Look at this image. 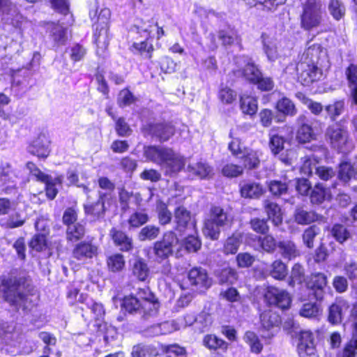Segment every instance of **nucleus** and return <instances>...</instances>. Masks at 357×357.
Instances as JSON below:
<instances>
[{"label":"nucleus","mask_w":357,"mask_h":357,"mask_svg":"<svg viewBox=\"0 0 357 357\" xmlns=\"http://www.w3.org/2000/svg\"><path fill=\"white\" fill-rule=\"evenodd\" d=\"M90 308L93 314L95 324L93 326L96 328V332L105 334L107 331L108 324L105 321V310L102 303L96 302L92 299H89V305H86Z\"/></svg>","instance_id":"412c9836"},{"label":"nucleus","mask_w":357,"mask_h":357,"mask_svg":"<svg viewBox=\"0 0 357 357\" xmlns=\"http://www.w3.org/2000/svg\"><path fill=\"white\" fill-rule=\"evenodd\" d=\"M143 135L155 138L161 143L167 142L176 133V128L172 121L148 122L141 128Z\"/></svg>","instance_id":"6e6552de"},{"label":"nucleus","mask_w":357,"mask_h":357,"mask_svg":"<svg viewBox=\"0 0 357 357\" xmlns=\"http://www.w3.org/2000/svg\"><path fill=\"white\" fill-rule=\"evenodd\" d=\"M120 307L121 311L131 314H141L142 316H147L153 314L151 308L133 294L124 296L121 300Z\"/></svg>","instance_id":"f3484780"},{"label":"nucleus","mask_w":357,"mask_h":357,"mask_svg":"<svg viewBox=\"0 0 357 357\" xmlns=\"http://www.w3.org/2000/svg\"><path fill=\"white\" fill-rule=\"evenodd\" d=\"M301 28L310 31L321 26L323 21L322 4L319 0H305L301 5Z\"/></svg>","instance_id":"0eeeda50"},{"label":"nucleus","mask_w":357,"mask_h":357,"mask_svg":"<svg viewBox=\"0 0 357 357\" xmlns=\"http://www.w3.org/2000/svg\"><path fill=\"white\" fill-rule=\"evenodd\" d=\"M161 351L165 357H187L185 347L178 344L162 345Z\"/></svg>","instance_id":"13d9d810"},{"label":"nucleus","mask_w":357,"mask_h":357,"mask_svg":"<svg viewBox=\"0 0 357 357\" xmlns=\"http://www.w3.org/2000/svg\"><path fill=\"white\" fill-rule=\"evenodd\" d=\"M280 98L275 102L274 109L275 111L284 118L287 116L293 117L298 113V109L294 102L289 98L278 91Z\"/></svg>","instance_id":"a878e982"},{"label":"nucleus","mask_w":357,"mask_h":357,"mask_svg":"<svg viewBox=\"0 0 357 357\" xmlns=\"http://www.w3.org/2000/svg\"><path fill=\"white\" fill-rule=\"evenodd\" d=\"M50 141L44 133H40L29 145V152L38 158H47L50 153Z\"/></svg>","instance_id":"5701e85b"},{"label":"nucleus","mask_w":357,"mask_h":357,"mask_svg":"<svg viewBox=\"0 0 357 357\" xmlns=\"http://www.w3.org/2000/svg\"><path fill=\"white\" fill-rule=\"evenodd\" d=\"M269 275L277 280H284L288 275L287 265L281 259L274 260L269 269Z\"/></svg>","instance_id":"49530a36"},{"label":"nucleus","mask_w":357,"mask_h":357,"mask_svg":"<svg viewBox=\"0 0 357 357\" xmlns=\"http://www.w3.org/2000/svg\"><path fill=\"white\" fill-rule=\"evenodd\" d=\"M348 307L347 301L343 298H336L328 307V321L332 325L340 324L343 319V309Z\"/></svg>","instance_id":"bb28decb"},{"label":"nucleus","mask_w":357,"mask_h":357,"mask_svg":"<svg viewBox=\"0 0 357 357\" xmlns=\"http://www.w3.org/2000/svg\"><path fill=\"white\" fill-rule=\"evenodd\" d=\"M325 137L331 147L342 151L349 141V134L347 127L341 121H337L328 126Z\"/></svg>","instance_id":"9d476101"},{"label":"nucleus","mask_w":357,"mask_h":357,"mask_svg":"<svg viewBox=\"0 0 357 357\" xmlns=\"http://www.w3.org/2000/svg\"><path fill=\"white\" fill-rule=\"evenodd\" d=\"M85 234V227L79 222L66 227V235L68 241L78 242L84 237Z\"/></svg>","instance_id":"de8ad7c7"},{"label":"nucleus","mask_w":357,"mask_h":357,"mask_svg":"<svg viewBox=\"0 0 357 357\" xmlns=\"http://www.w3.org/2000/svg\"><path fill=\"white\" fill-rule=\"evenodd\" d=\"M0 296L14 311L30 312L37 305L39 294L26 276L11 271L0 275Z\"/></svg>","instance_id":"f257e3e1"},{"label":"nucleus","mask_w":357,"mask_h":357,"mask_svg":"<svg viewBox=\"0 0 357 357\" xmlns=\"http://www.w3.org/2000/svg\"><path fill=\"white\" fill-rule=\"evenodd\" d=\"M106 193L100 192L96 202H89L83 205L84 215L91 222H98L104 218L106 213Z\"/></svg>","instance_id":"2eb2a0df"},{"label":"nucleus","mask_w":357,"mask_h":357,"mask_svg":"<svg viewBox=\"0 0 357 357\" xmlns=\"http://www.w3.org/2000/svg\"><path fill=\"white\" fill-rule=\"evenodd\" d=\"M264 298L268 306H275L282 310H287L291 306V298L287 291L274 286L266 287Z\"/></svg>","instance_id":"9b49d317"},{"label":"nucleus","mask_w":357,"mask_h":357,"mask_svg":"<svg viewBox=\"0 0 357 357\" xmlns=\"http://www.w3.org/2000/svg\"><path fill=\"white\" fill-rule=\"evenodd\" d=\"M242 243V235L233 233L223 242L221 252L226 256L236 255Z\"/></svg>","instance_id":"c9c22d12"},{"label":"nucleus","mask_w":357,"mask_h":357,"mask_svg":"<svg viewBox=\"0 0 357 357\" xmlns=\"http://www.w3.org/2000/svg\"><path fill=\"white\" fill-rule=\"evenodd\" d=\"M73 257L77 260H87L98 255V247L89 241L77 243L72 251Z\"/></svg>","instance_id":"4be33fe9"},{"label":"nucleus","mask_w":357,"mask_h":357,"mask_svg":"<svg viewBox=\"0 0 357 357\" xmlns=\"http://www.w3.org/2000/svg\"><path fill=\"white\" fill-rule=\"evenodd\" d=\"M109 29V20L107 18L103 19L100 16H98L97 22L93 24V43L98 45L100 42V36L105 35L107 37Z\"/></svg>","instance_id":"a18cd8bd"},{"label":"nucleus","mask_w":357,"mask_h":357,"mask_svg":"<svg viewBox=\"0 0 357 357\" xmlns=\"http://www.w3.org/2000/svg\"><path fill=\"white\" fill-rule=\"evenodd\" d=\"M263 207L268 220H270L275 226H280L282 224L283 215L282 209L277 203L269 199H265L263 202Z\"/></svg>","instance_id":"c756f323"},{"label":"nucleus","mask_w":357,"mask_h":357,"mask_svg":"<svg viewBox=\"0 0 357 357\" xmlns=\"http://www.w3.org/2000/svg\"><path fill=\"white\" fill-rule=\"evenodd\" d=\"M149 221V216L144 209L132 213L127 220L130 228L136 229Z\"/></svg>","instance_id":"3c124183"},{"label":"nucleus","mask_w":357,"mask_h":357,"mask_svg":"<svg viewBox=\"0 0 357 357\" xmlns=\"http://www.w3.org/2000/svg\"><path fill=\"white\" fill-rule=\"evenodd\" d=\"M297 128L296 130V141L301 144L310 143L316 139L317 135L312 125L305 114L299 115L296 119Z\"/></svg>","instance_id":"4468645a"},{"label":"nucleus","mask_w":357,"mask_h":357,"mask_svg":"<svg viewBox=\"0 0 357 357\" xmlns=\"http://www.w3.org/2000/svg\"><path fill=\"white\" fill-rule=\"evenodd\" d=\"M268 188L271 194L275 197H280L288 193V183L279 180H271L268 183Z\"/></svg>","instance_id":"680f3d73"},{"label":"nucleus","mask_w":357,"mask_h":357,"mask_svg":"<svg viewBox=\"0 0 357 357\" xmlns=\"http://www.w3.org/2000/svg\"><path fill=\"white\" fill-rule=\"evenodd\" d=\"M217 277L220 284H232L238 280V275L235 268L227 266L220 270Z\"/></svg>","instance_id":"864d4df0"},{"label":"nucleus","mask_w":357,"mask_h":357,"mask_svg":"<svg viewBox=\"0 0 357 357\" xmlns=\"http://www.w3.org/2000/svg\"><path fill=\"white\" fill-rule=\"evenodd\" d=\"M287 0H243L249 8H256L264 13L275 12Z\"/></svg>","instance_id":"cd10ccee"},{"label":"nucleus","mask_w":357,"mask_h":357,"mask_svg":"<svg viewBox=\"0 0 357 357\" xmlns=\"http://www.w3.org/2000/svg\"><path fill=\"white\" fill-rule=\"evenodd\" d=\"M188 168L193 175L201 179L212 178L214 174L213 167L204 162H197L189 165Z\"/></svg>","instance_id":"37998d69"},{"label":"nucleus","mask_w":357,"mask_h":357,"mask_svg":"<svg viewBox=\"0 0 357 357\" xmlns=\"http://www.w3.org/2000/svg\"><path fill=\"white\" fill-rule=\"evenodd\" d=\"M244 340L250 346L252 353L259 354L262 351L264 346L255 332L246 331L244 334Z\"/></svg>","instance_id":"5fc2aeb1"},{"label":"nucleus","mask_w":357,"mask_h":357,"mask_svg":"<svg viewBox=\"0 0 357 357\" xmlns=\"http://www.w3.org/2000/svg\"><path fill=\"white\" fill-rule=\"evenodd\" d=\"M330 232L333 238L340 244H343L351 238L350 231L341 223L333 224Z\"/></svg>","instance_id":"8fccbe9b"},{"label":"nucleus","mask_w":357,"mask_h":357,"mask_svg":"<svg viewBox=\"0 0 357 357\" xmlns=\"http://www.w3.org/2000/svg\"><path fill=\"white\" fill-rule=\"evenodd\" d=\"M107 268L109 273H119L126 268V260L121 253H113L106 257Z\"/></svg>","instance_id":"4c0bfd02"},{"label":"nucleus","mask_w":357,"mask_h":357,"mask_svg":"<svg viewBox=\"0 0 357 357\" xmlns=\"http://www.w3.org/2000/svg\"><path fill=\"white\" fill-rule=\"evenodd\" d=\"M30 250L42 252L49 248L47 234L37 232L34 234L28 242Z\"/></svg>","instance_id":"ea45409f"},{"label":"nucleus","mask_w":357,"mask_h":357,"mask_svg":"<svg viewBox=\"0 0 357 357\" xmlns=\"http://www.w3.org/2000/svg\"><path fill=\"white\" fill-rule=\"evenodd\" d=\"M357 356V337L352 335L343 346L336 357H356Z\"/></svg>","instance_id":"4d7b16f0"},{"label":"nucleus","mask_w":357,"mask_h":357,"mask_svg":"<svg viewBox=\"0 0 357 357\" xmlns=\"http://www.w3.org/2000/svg\"><path fill=\"white\" fill-rule=\"evenodd\" d=\"M94 77L97 84V91L100 93L105 99H109L110 89L105 77L104 72L97 70Z\"/></svg>","instance_id":"052dcab7"},{"label":"nucleus","mask_w":357,"mask_h":357,"mask_svg":"<svg viewBox=\"0 0 357 357\" xmlns=\"http://www.w3.org/2000/svg\"><path fill=\"white\" fill-rule=\"evenodd\" d=\"M109 234L114 245L120 251L129 252L133 250V240L126 231L114 227L109 230Z\"/></svg>","instance_id":"6ab92c4d"},{"label":"nucleus","mask_w":357,"mask_h":357,"mask_svg":"<svg viewBox=\"0 0 357 357\" xmlns=\"http://www.w3.org/2000/svg\"><path fill=\"white\" fill-rule=\"evenodd\" d=\"M179 244L176 234L169 230L163 233L162 238L153 244V252L155 260L160 263L174 254V248Z\"/></svg>","instance_id":"1a4fd4ad"},{"label":"nucleus","mask_w":357,"mask_h":357,"mask_svg":"<svg viewBox=\"0 0 357 357\" xmlns=\"http://www.w3.org/2000/svg\"><path fill=\"white\" fill-rule=\"evenodd\" d=\"M320 233V229L318 226L312 225L307 227L303 233L302 238L304 244L308 248L314 247V241L315 237Z\"/></svg>","instance_id":"774afa93"},{"label":"nucleus","mask_w":357,"mask_h":357,"mask_svg":"<svg viewBox=\"0 0 357 357\" xmlns=\"http://www.w3.org/2000/svg\"><path fill=\"white\" fill-rule=\"evenodd\" d=\"M322 53L323 48L319 43L312 44L305 50L302 62L303 69L298 77L303 85L309 86L322 76Z\"/></svg>","instance_id":"7ed1b4c3"},{"label":"nucleus","mask_w":357,"mask_h":357,"mask_svg":"<svg viewBox=\"0 0 357 357\" xmlns=\"http://www.w3.org/2000/svg\"><path fill=\"white\" fill-rule=\"evenodd\" d=\"M156 348L151 345L144 344H137L133 346L131 356L132 357H146V356H156Z\"/></svg>","instance_id":"0e129e2a"},{"label":"nucleus","mask_w":357,"mask_h":357,"mask_svg":"<svg viewBox=\"0 0 357 357\" xmlns=\"http://www.w3.org/2000/svg\"><path fill=\"white\" fill-rule=\"evenodd\" d=\"M66 298L69 305L72 307H77L78 303L89 305V296L87 294H79V289L77 287H70L66 293Z\"/></svg>","instance_id":"09e8293b"},{"label":"nucleus","mask_w":357,"mask_h":357,"mask_svg":"<svg viewBox=\"0 0 357 357\" xmlns=\"http://www.w3.org/2000/svg\"><path fill=\"white\" fill-rule=\"evenodd\" d=\"M234 222L232 215L224 207L212 204L204 220L203 231L205 236L212 241L220 237L221 228L230 227Z\"/></svg>","instance_id":"39448f33"},{"label":"nucleus","mask_w":357,"mask_h":357,"mask_svg":"<svg viewBox=\"0 0 357 357\" xmlns=\"http://www.w3.org/2000/svg\"><path fill=\"white\" fill-rule=\"evenodd\" d=\"M138 298L146 306L151 308V311L153 313L157 312L159 307V302L153 292L149 287L139 288L137 290Z\"/></svg>","instance_id":"58836bf2"},{"label":"nucleus","mask_w":357,"mask_h":357,"mask_svg":"<svg viewBox=\"0 0 357 357\" xmlns=\"http://www.w3.org/2000/svg\"><path fill=\"white\" fill-rule=\"evenodd\" d=\"M328 284L327 275L322 272H312L307 275L302 286L299 287L298 292L304 301L321 302L326 293Z\"/></svg>","instance_id":"423d86ee"},{"label":"nucleus","mask_w":357,"mask_h":357,"mask_svg":"<svg viewBox=\"0 0 357 357\" xmlns=\"http://www.w3.org/2000/svg\"><path fill=\"white\" fill-rule=\"evenodd\" d=\"M239 108L245 115L254 116L258 111V99L248 93L239 96Z\"/></svg>","instance_id":"473e14b6"},{"label":"nucleus","mask_w":357,"mask_h":357,"mask_svg":"<svg viewBox=\"0 0 357 357\" xmlns=\"http://www.w3.org/2000/svg\"><path fill=\"white\" fill-rule=\"evenodd\" d=\"M237 97L236 92L227 86H222L218 92V98L223 105H231Z\"/></svg>","instance_id":"bf43d9fd"},{"label":"nucleus","mask_w":357,"mask_h":357,"mask_svg":"<svg viewBox=\"0 0 357 357\" xmlns=\"http://www.w3.org/2000/svg\"><path fill=\"white\" fill-rule=\"evenodd\" d=\"M231 73L234 76L242 77L248 84L252 85L262 72L254 62H248L243 68L232 70Z\"/></svg>","instance_id":"c85d7f7f"},{"label":"nucleus","mask_w":357,"mask_h":357,"mask_svg":"<svg viewBox=\"0 0 357 357\" xmlns=\"http://www.w3.org/2000/svg\"><path fill=\"white\" fill-rule=\"evenodd\" d=\"M298 351L300 357H318L314 335L311 331L300 332Z\"/></svg>","instance_id":"a211bd4d"},{"label":"nucleus","mask_w":357,"mask_h":357,"mask_svg":"<svg viewBox=\"0 0 357 357\" xmlns=\"http://www.w3.org/2000/svg\"><path fill=\"white\" fill-rule=\"evenodd\" d=\"M203 344L210 351L227 352L229 344L215 334H207L203 338Z\"/></svg>","instance_id":"f704fd0d"},{"label":"nucleus","mask_w":357,"mask_h":357,"mask_svg":"<svg viewBox=\"0 0 357 357\" xmlns=\"http://www.w3.org/2000/svg\"><path fill=\"white\" fill-rule=\"evenodd\" d=\"M10 83L12 87L17 90L26 93L36 84L33 78V73L27 68H20L17 70H10Z\"/></svg>","instance_id":"f8f14e48"},{"label":"nucleus","mask_w":357,"mask_h":357,"mask_svg":"<svg viewBox=\"0 0 357 357\" xmlns=\"http://www.w3.org/2000/svg\"><path fill=\"white\" fill-rule=\"evenodd\" d=\"M132 275L139 282H146L150 276V268L146 260L140 257L135 258L130 266Z\"/></svg>","instance_id":"7c9ffc66"},{"label":"nucleus","mask_w":357,"mask_h":357,"mask_svg":"<svg viewBox=\"0 0 357 357\" xmlns=\"http://www.w3.org/2000/svg\"><path fill=\"white\" fill-rule=\"evenodd\" d=\"M309 198L313 205H320L331 198L330 190L322 183H317L312 188Z\"/></svg>","instance_id":"72a5a7b5"},{"label":"nucleus","mask_w":357,"mask_h":357,"mask_svg":"<svg viewBox=\"0 0 357 357\" xmlns=\"http://www.w3.org/2000/svg\"><path fill=\"white\" fill-rule=\"evenodd\" d=\"M174 216L176 230L184 231L190 225H195L191 212L183 205L174 208Z\"/></svg>","instance_id":"393cba45"},{"label":"nucleus","mask_w":357,"mask_h":357,"mask_svg":"<svg viewBox=\"0 0 357 357\" xmlns=\"http://www.w3.org/2000/svg\"><path fill=\"white\" fill-rule=\"evenodd\" d=\"M50 25V36L55 44L59 45L65 43L66 28L61 26L59 22H48Z\"/></svg>","instance_id":"603ef678"},{"label":"nucleus","mask_w":357,"mask_h":357,"mask_svg":"<svg viewBox=\"0 0 357 357\" xmlns=\"http://www.w3.org/2000/svg\"><path fill=\"white\" fill-rule=\"evenodd\" d=\"M344 75L353 102L357 105V64L350 63L345 68Z\"/></svg>","instance_id":"2f4dec72"},{"label":"nucleus","mask_w":357,"mask_h":357,"mask_svg":"<svg viewBox=\"0 0 357 357\" xmlns=\"http://www.w3.org/2000/svg\"><path fill=\"white\" fill-rule=\"evenodd\" d=\"M239 192L245 199H259L264 193L263 185L253 181L244 180L239 183Z\"/></svg>","instance_id":"b1692460"},{"label":"nucleus","mask_w":357,"mask_h":357,"mask_svg":"<svg viewBox=\"0 0 357 357\" xmlns=\"http://www.w3.org/2000/svg\"><path fill=\"white\" fill-rule=\"evenodd\" d=\"M338 179L344 183H349L351 179L357 181V165L344 161L339 165L337 172Z\"/></svg>","instance_id":"e433bc0d"},{"label":"nucleus","mask_w":357,"mask_h":357,"mask_svg":"<svg viewBox=\"0 0 357 357\" xmlns=\"http://www.w3.org/2000/svg\"><path fill=\"white\" fill-rule=\"evenodd\" d=\"M160 233V229L158 227L149 225L144 227L138 233V238L141 241H152L156 238Z\"/></svg>","instance_id":"69168bd1"},{"label":"nucleus","mask_w":357,"mask_h":357,"mask_svg":"<svg viewBox=\"0 0 357 357\" xmlns=\"http://www.w3.org/2000/svg\"><path fill=\"white\" fill-rule=\"evenodd\" d=\"M143 154L147 161L165 167L166 174H176L185 167L184 157L169 147L159 145L145 146Z\"/></svg>","instance_id":"f03ea898"},{"label":"nucleus","mask_w":357,"mask_h":357,"mask_svg":"<svg viewBox=\"0 0 357 357\" xmlns=\"http://www.w3.org/2000/svg\"><path fill=\"white\" fill-rule=\"evenodd\" d=\"M231 141L227 149L233 157L238 159L243 169L253 170L259 168L261 165L263 153L260 149H255L243 146L241 139L235 137L234 129L229 132Z\"/></svg>","instance_id":"20e7f679"},{"label":"nucleus","mask_w":357,"mask_h":357,"mask_svg":"<svg viewBox=\"0 0 357 357\" xmlns=\"http://www.w3.org/2000/svg\"><path fill=\"white\" fill-rule=\"evenodd\" d=\"M328 8L332 17L337 21L345 15L346 8L340 0H329Z\"/></svg>","instance_id":"e2e57ef3"},{"label":"nucleus","mask_w":357,"mask_h":357,"mask_svg":"<svg viewBox=\"0 0 357 357\" xmlns=\"http://www.w3.org/2000/svg\"><path fill=\"white\" fill-rule=\"evenodd\" d=\"M263 236H255L253 241H257L259 243V248L261 250L269 254L273 253L278 247V242L272 235L267 234Z\"/></svg>","instance_id":"a19ab883"},{"label":"nucleus","mask_w":357,"mask_h":357,"mask_svg":"<svg viewBox=\"0 0 357 357\" xmlns=\"http://www.w3.org/2000/svg\"><path fill=\"white\" fill-rule=\"evenodd\" d=\"M278 248L284 259L291 260L300 255L296 244L291 241H280L278 242Z\"/></svg>","instance_id":"c03bdc74"},{"label":"nucleus","mask_w":357,"mask_h":357,"mask_svg":"<svg viewBox=\"0 0 357 357\" xmlns=\"http://www.w3.org/2000/svg\"><path fill=\"white\" fill-rule=\"evenodd\" d=\"M249 225L251 229L257 234L266 235L268 234L270 227L268 223V219L253 218L249 221Z\"/></svg>","instance_id":"6e6d98bb"},{"label":"nucleus","mask_w":357,"mask_h":357,"mask_svg":"<svg viewBox=\"0 0 357 357\" xmlns=\"http://www.w3.org/2000/svg\"><path fill=\"white\" fill-rule=\"evenodd\" d=\"M188 280L190 284L198 290H206L213 283L207 271L200 266H194L188 271Z\"/></svg>","instance_id":"dca6fc26"},{"label":"nucleus","mask_w":357,"mask_h":357,"mask_svg":"<svg viewBox=\"0 0 357 357\" xmlns=\"http://www.w3.org/2000/svg\"><path fill=\"white\" fill-rule=\"evenodd\" d=\"M259 332H261V337L271 339L273 337L271 332L275 327L280 326L281 320L278 313L272 310L268 309L262 311L259 314Z\"/></svg>","instance_id":"ddd939ff"},{"label":"nucleus","mask_w":357,"mask_h":357,"mask_svg":"<svg viewBox=\"0 0 357 357\" xmlns=\"http://www.w3.org/2000/svg\"><path fill=\"white\" fill-rule=\"evenodd\" d=\"M132 54L138 56L142 60L153 63L155 47L150 39L145 38L139 42H134L129 47Z\"/></svg>","instance_id":"aec40b11"},{"label":"nucleus","mask_w":357,"mask_h":357,"mask_svg":"<svg viewBox=\"0 0 357 357\" xmlns=\"http://www.w3.org/2000/svg\"><path fill=\"white\" fill-rule=\"evenodd\" d=\"M252 85L255 86L260 92H269L274 89L275 82L272 77L264 76L262 73Z\"/></svg>","instance_id":"338daca9"},{"label":"nucleus","mask_w":357,"mask_h":357,"mask_svg":"<svg viewBox=\"0 0 357 357\" xmlns=\"http://www.w3.org/2000/svg\"><path fill=\"white\" fill-rule=\"evenodd\" d=\"M294 218L298 225H307L318 220L319 215L314 211H306L302 208H298L294 212Z\"/></svg>","instance_id":"79ce46f5"}]
</instances>
